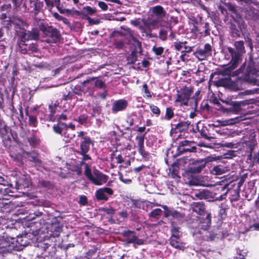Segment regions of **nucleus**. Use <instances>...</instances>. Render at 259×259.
I'll list each match as a JSON object with an SVG mask.
<instances>
[{
	"mask_svg": "<svg viewBox=\"0 0 259 259\" xmlns=\"http://www.w3.org/2000/svg\"><path fill=\"white\" fill-rule=\"evenodd\" d=\"M235 46L237 50V52L232 48H227L229 53L232 57V59L230 64L228 65V66L222 72L223 75H230L231 71L237 68L241 61V55L245 52L244 42L243 41H236Z\"/></svg>",
	"mask_w": 259,
	"mask_h": 259,
	"instance_id": "f257e3e1",
	"label": "nucleus"
},
{
	"mask_svg": "<svg viewBox=\"0 0 259 259\" xmlns=\"http://www.w3.org/2000/svg\"><path fill=\"white\" fill-rule=\"evenodd\" d=\"M24 245L19 244L15 238L6 237L0 239V253L3 255L13 250L20 251Z\"/></svg>",
	"mask_w": 259,
	"mask_h": 259,
	"instance_id": "f03ea898",
	"label": "nucleus"
},
{
	"mask_svg": "<svg viewBox=\"0 0 259 259\" xmlns=\"http://www.w3.org/2000/svg\"><path fill=\"white\" fill-rule=\"evenodd\" d=\"M84 164V175L93 183L96 185H101L106 183L107 178L105 175L100 173L98 170H94L92 172L87 163Z\"/></svg>",
	"mask_w": 259,
	"mask_h": 259,
	"instance_id": "7ed1b4c3",
	"label": "nucleus"
},
{
	"mask_svg": "<svg viewBox=\"0 0 259 259\" xmlns=\"http://www.w3.org/2000/svg\"><path fill=\"white\" fill-rule=\"evenodd\" d=\"M211 53L212 49L210 45L206 44L203 48L197 49L194 53V55L199 60H204L210 56Z\"/></svg>",
	"mask_w": 259,
	"mask_h": 259,
	"instance_id": "20e7f679",
	"label": "nucleus"
},
{
	"mask_svg": "<svg viewBox=\"0 0 259 259\" xmlns=\"http://www.w3.org/2000/svg\"><path fill=\"white\" fill-rule=\"evenodd\" d=\"M178 94L176 102H181L185 105H187L190 96L192 94V90L188 87L181 89L178 91Z\"/></svg>",
	"mask_w": 259,
	"mask_h": 259,
	"instance_id": "39448f33",
	"label": "nucleus"
},
{
	"mask_svg": "<svg viewBox=\"0 0 259 259\" xmlns=\"http://www.w3.org/2000/svg\"><path fill=\"white\" fill-rule=\"evenodd\" d=\"M49 38L46 39V41L48 43H55L61 37L59 31L56 28L51 27L46 34Z\"/></svg>",
	"mask_w": 259,
	"mask_h": 259,
	"instance_id": "423d86ee",
	"label": "nucleus"
},
{
	"mask_svg": "<svg viewBox=\"0 0 259 259\" xmlns=\"http://www.w3.org/2000/svg\"><path fill=\"white\" fill-rule=\"evenodd\" d=\"M113 193V190L108 187H105L103 188H101L98 190L96 193V198L98 200H103L107 201L108 200V197L106 196V194L108 195H112Z\"/></svg>",
	"mask_w": 259,
	"mask_h": 259,
	"instance_id": "0eeeda50",
	"label": "nucleus"
},
{
	"mask_svg": "<svg viewBox=\"0 0 259 259\" xmlns=\"http://www.w3.org/2000/svg\"><path fill=\"white\" fill-rule=\"evenodd\" d=\"M91 144H93V142L89 137L83 138V140L80 143V150L77 153L79 154L87 153Z\"/></svg>",
	"mask_w": 259,
	"mask_h": 259,
	"instance_id": "6e6552de",
	"label": "nucleus"
},
{
	"mask_svg": "<svg viewBox=\"0 0 259 259\" xmlns=\"http://www.w3.org/2000/svg\"><path fill=\"white\" fill-rule=\"evenodd\" d=\"M127 106V102L125 100H119L115 101L112 105V111L117 112L124 110Z\"/></svg>",
	"mask_w": 259,
	"mask_h": 259,
	"instance_id": "1a4fd4ad",
	"label": "nucleus"
},
{
	"mask_svg": "<svg viewBox=\"0 0 259 259\" xmlns=\"http://www.w3.org/2000/svg\"><path fill=\"white\" fill-rule=\"evenodd\" d=\"M83 84H89L91 85H94L99 88H103L105 87V83L100 79L95 77L90 78L83 82Z\"/></svg>",
	"mask_w": 259,
	"mask_h": 259,
	"instance_id": "9d476101",
	"label": "nucleus"
},
{
	"mask_svg": "<svg viewBox=\"0 0 259 259\" xmlns=\"http://www.w3.org/2000/svg\"><path fill=\"white\" fill-rule=\"evenodd\" d=\"M169 217H172L173 219L182 221L184 219L185 214L173 208H170V210L169 211H166L165 214V217L168 218Z\"/></svg>",
	"mask_w": 259,
	"mask_h": 259,
	"instance_id": "9b49d317",
	"label": "nucleus"
},
{
	"mask_svg": "<svg viewBox=\"0 0 259 259\" xmlns=\"http://www.w3.org/2000/svg\"><path fill=\"white\" fill-rule=\"evenodd\" d=\"M191 208L194 212H196L200 215L204 213L205 206L201 202H194L191 205Z\"/></svg>",
	"mask_w": 259,
	"mask_h": 259,
	"instance_id": "f8f14e48",
	"label": "nucleus"
},
{
	"mask_svg": "<svg viewBox=\"0 0 259 259\" xmlns=\"http://www.w3.org/2000/svg\"><path fill=\"white\" fill-rule=\"evenodd\" d=\"M152 12L154 16L157 18H162L165 15L163 8L160 6H157L153 8Z\"/></svg>",
	"mask_w": 259,
	"mask_h": 259,
	"instance_id": "ddd939ff",
	"label": "nucleus"
},
{
	"mask_svg": "<svg viewBox=\"0 0 259 259\" xmlns=\"http://www.w3.org/2000/svg\"><path fill=\"white\" fill-rule=\"evenodd\" d=\"M123 236L125 238L127 242L134 243L137 236L135 232L131 231H125L122 233Z\"/></svg>",
	"mask_w": 259,
	"mask_h": 259,
	"instance_id": "4468645a",
	"label": "nucleus"
},
{
	"mask_svg": "<svg viewBox=\"0 0 259 259\" xmlns=\"http://www.w3.org/2000/svg\"><path fill=\"white\" fill-rule=\"evenodd\" d=\"M179 240L180 238H177V237H171L170 239V243L172 246L176 248L183 249L184 247Z\"/></svg>",
	"mask_w": 259,
	"mask_h": 259,
	"instance_id": "2eb2a0df",
	"label": "nucleus"
},
{
	"mask_svg": "<svg viewBox=\"0 0 259 259\" xmlns=\"http://www.w3.org/2000/svg\"><path fill=\"white\" fill-rule=\"evenodd\" d=\"M171 236L174 237H177V238H180V237L182 236V232L180 230V228L178 227H177L175 225L174 222H172L171 223Z\"/></svg>",
	"mask_w": 259,
	"mask_h": 259,
	"instance_id": "dca6fc26",
	"label": "nucleus"
},
{
	"mask_svg": "<svg viewBox=\"0 0 259 259\" xmlns=\"http://www.w3.org/2000/svg\"><path fill=\"white\" fill-rule=\"evenodd\" d=\"M127 33L130 36L131 39L134 42V45L136 47V48H139L140 50L142 48V45L141 42H140L138 40H137L134 36V31L131 30L130 29L128 28L126 29Z\"/></svg>",
	"mask_w": 259,
	"mask_h": 259,
	"instance_id": "f3484780",
	"label": "nucleus"
},
{
	"mask_svg": "<svg viewBox=\"0 0 259 259\" xmlns=\"http://www.w3.org/2000/svg\"><path fill=\"white\" fill-rule=\"evenodd\" d=\"M226 171V169L225 167L221 165H217L214 166L211 171L213 175H221L225 173Z\"/></svg>",
	"mask_w": 259,
	"mask_h": 259,
	"instance_id": "a211bd4d",
	"label": "nucleus"
},
{
	"mask_svg": "<svg viewBox=\"0 0 259 259\" xmlns=\"http://www.w3.org/2000/svg\"><path fill=\"white\" fill-rule=\"evenodd\" d=\"M97 10L95 8H93L90 6H85L82 8L81 13L85 15H92L95 14Z\"/></svg>",
	"mask_w": 259,
	"mask_h": 259,
	"instance_id": "6ab92c4d",
	"label": "nucleus"
},
{
	"mask_svg": "<svg viewBox=\"0 0 259 259\" xmlns=\"http://www.w3.org/2000/svg\"><path fill=\"white\" fill-rule=\"evenodd\" d=\"M28 38L30 40H37L39 38V31L37 29H33L31 31H29L27 33Z\"/></svg>",
	"mask_w": 259,
	"mask_h": 259,
	"instance_id": "aec40b11",
	"label": "nucleus"
},
{
	"mask_svg": "<svg viewBox=\"0 0 259 259\" xmlns=\"http://www.w3.org/2000/svg\"><path fill=\"white\" fill-rule=\"evenodd\" d=\"M75 134L74 132L71 130H66L63 134V136L66 142H69L70 141L75 137Z\"/></svg>",
	"mask_w": 259,
	"mask_h": 259,
	"instance_id": "412c9836",
	"label": "nucleus"
},
{
	"mask_svg": "<svg viewBox=\"0 0 259 259\" xmlns=\"http://www.w3.org/2000/svg\"><path fill=\"white\" fill-rule=\"evenodd\" d=\"M248 75L250 78H251L253 79L252 82L254 84H257V81L259 80L258 78H254V76L256 77H259V71L256 70L255 69H253L250 70L248 72Z\"/></svg>",
	"mask_w": 259,
	"mask_h": 259,
	"instance_id": "4be33fe9",
	"label": "nucleus"
},
{
	"mask_svg": "<svg viewBox=\"0 0 259 259\" xmlns=\"http://www.w3.org/2000/svg\"><path fill=\"white\" fill-rule=\"evenodd\" d=\"M170 30V28L168 26L165 28H161L159 31V37L162 40H165L167 39V30Z\"/></svg>",
	"mask_w": 259,
	"mask_h": 259,
	"instance_id": "5701e85b",
	"label": "nucleus"
},
{
	"mask_svg": "<svg viewBox=\"0 0 259 259\" xmlns=\"http://www.w3.org/2000/svg\"><path fill=\"white\" fill-rule=\"evenodd\" d=\"M28 34L26 32H22L20 34V41H19V46L21 45H25V41L28 40H30L28 38Z\"/></svg>",
	"mask_w": 259,
	"mask_h": 259,
	"instance_id": "b1692460",
	"label": "nucleus"
},
{
	"mask_svg": "<svg viewBox=\"0 0 259 259\" xmlns=\"http://www.w3.org/2000/svg\"><path fill=\"white\" fill-rule=\"evenodd\" d=\"M137 60L136 53L134 51L132 52L131 54L128 56L127 60L128 64H134L135 63Z\"/></svg>",
	"mask_w": 259,
	"mask_h": 259,
	"instance_id": "393cba45",
	"label": "nucleus"
},
{
	"mask_svg": "<svg viewBox=\"0 0 259 259\" xmlns=\"http://www.w3.org/2000/svg\"><path fill=\"white\" fill-rule=\"evenodd\" d=\"M152 51L157 56H160L163 53L164 48L162 47H156L153 46L152 48Z\"/></svg>",
	"mask_w": 259,
	"mask_h": 259,
	"instance_id": "a878e982",
	"label": "nucleus"
},
{
	"mask_svg": "<svg viewBox=\"0 0 259 259\" xmlns=\"http://www.w3.org/2000/svg\"><path fill=\"white\" fill-rule=\"evenodd\" d=\"M16 24V23L15 22L14 20H12L10 19L4 20L2 22V24L3 26L8 28L11 27L12 24Z\"/></svg>",
	"mask_w": 259,
	"mask_h": 259,
	"instance_id": "bb28decb",
	"label": "nucleus"
},
{
	"mask_svg": "<svg viewBox=\"0 0 259 259\" xmlns=\"http://www.w3.org/2000/svg\"><path fill=\"white\" fill-rule=\"evenodd\" d=\"M138 151L144 158L145 159H148L149 158V154L148 152H146L144 150V147L138 148Z\"/></svg>",
	"mask_w": 259,
	"mask_h": 259,
	"instance_id": "cd10ccee",
	"label": "nucleus"
},
{
	"mask_svg": "<svg viewBox=\"0 0 259 259\" xmlns=\"http://www.w3.org/2000/svg\"><path fill=\"white\" fill-rule=\"evenodd\" d=\"M43 4L40 2H36L34 3V14L36 15L38 12H39L40 10L42 7Z\"/></svg>",
	"mask_w": 259,
	"mask_h": 259,
	"instance_id": "c85d7f7f",
	"label": "nucleus"
},
{
	"mask_svg": "<svg viewBox=\"0 0 259 259\" xmlns=\"http://www.w3.org/2000/svg\"><path fill=\"white\" fill-rule=\"evenodd\" d=\"M162 210L159 208H156L152 211L150 213V216L153 218H156L161 214Z\"/></svg>",
	"mask_w": 259,
	"mask_h": 259,
	"instance_id": "c756f323",
	"label": "nucleus"
},
{
	"mask_svg": "<svg viewBox=\"0 0 259 259\" xmlns=\"http://www.w3.org/2000/svg\"><path fill=\"white\" fill-rule=\"evenodd\" d=\"M174 116V112L171 108H167L166 109L165 117L167 119H170Z\"/></svg>",
	"mask_w": 259,
	"mask_h": 259,
	"instance_id": "7c9ffc66",
	"label": "nucleus"
},
{
	"mask_svg": "<svg viewBox=\"0 0 259 259\" xmlns=\"http://www.w3.org/2000/svg\"><path fill=\"white\" fill-rule=\"evenodd\" d=\"M136 140L138 141V148L144 147V138L143 136H137Z\"/></svg>",
	"mask_w": 259,
	"mask_h": 259,
	"instance_id": "2f4dec72",
	"label": "nucleus"
},
{
	"mask_svg": "<svg viewBox=\"0 0 259 259\" xmlns=\"http://www.w3.org/2000/svg\"><path fill=\"white\" fill-rule=\"evenodd\" d=\"M39 28L45 34H46L51 27L47 26L45 24L41 23L39 25Z\"/></svg>",
	"mask_w": 259,
	"mask_h": 259,
	"instance_id": "473e14b6",
	"label": "nucleus"
},
{
	"mask_svg": "<svg viewBox=\"0 0 259 259\" xmlns=\"http://www.w3.org/2000/svg\"><path fill=\"white\" fill-rule=\"evenodd\" d=\"M186 43H187L186 41H184V42L176 41V42H174V45L175 49L177 50L180 51L183 48V45L186 44Z\"/></svg>",
	"mask_w": 259,
	"mask_h": 259,
	"instance_id": "72a5a7b5",
	"label": "nucleus"
},
{
	"mask_svg": "<svg viewBox=\"0 0 259 259\" xmlns=\"http://www.w3.org/2000/svg\"><path fill=\"white\" fill-rule=\"evenodd\" d=\"M192 143H193L192 142L188 140L182 141L179 143V149H181L182 147L190 146Z\"/></svg>",
	"mask_w": 259,
	"mask_h": 259,
	"instance_id": "f704fd0d",
	"label": "nucleus"
},
{
	"mask_svg": "<svg viewBox=\"0 0 259 259\" xmlns=\"http://www.w3.org/2000/svg\"><path fill=\"white\" fill-rule=\"evenodd\" d=\"M150 108L154 114L157 115H159L160 114V110L157 106L151 105L150 106Z\"/></svg>",
	"mask_w": 259,
	"mask_h": 259,
	"instance_id": "c9c22d12",
	"label": "nucleus"
},
{
	"mask_svg": "<svg viewBox=\"0 0 259 259\" xmlns=\"http://www.w3.org/2000/svg\"><path fill=\"white\" fill-rule=\"evenodd\" d=\"M231 105L233 106L232 110L235 112H238L240 110V105L236 102H232Z\"/></svg>",
	"mask_w": 259,
	"mask_h": 259,
	"instance_id": "e433bc0d",
	"label": "nucleus"
},
{
	"mask_svg": "<svg viewBox=\"0 0 259 259\" xmlns=\"http://www.w3.org/2000/svg\"><path fill=\"white\" fill-rule=\"evenodd\" d=\"M28 159L29 161L34 162L36 163L40 162V161L35 155H30L28 156Z\"/></svg>",
	"mask_w": 259,
	"mask_h": 259,
	"instance_id": "4c0bfd02",
	"label": "nucleus"
},
{
	"mask_svg": "<svg viewBox=\"0 0 259 259\" xmlns=\"http://www.w3.org/2000/svg\"><path fill=\"white\" fill-rule=\"evenodd\" d=\"M143 89L144 91V93L146 94V96L148 98H151L152 96L151 95L150 92H149V91L148 89V86H147V84H143Z\"/></svg>",
	"mask_w": 259,
	"mask_h": 259,
	"instance_id": "58836bf2",
	"label": "nucleus"
},
{
	"mask_svg": "<svg viewBox=\"0 0 259 259\" xmlns=\"http://www.w3.org/2000/svg\"><path fill=\"white\" fill-rule=\"evenodd\" d=\"M103 211L108 214H113L115 213V209L112 207L104 208H103Z\"/></svg>",
	"mask_w": 259,
	"mask_h": 259,
	"instance_id": "ea45409f",
	"label": "nucleus"
},
{
	"mask_svg": "<svg viewBox=\"0 0 259 259\" xmlns=\"http://www.w3.org/2000/svg\"><path fill=\"white\" fill-rule=\"evenodd\" d=\"M189 125V123H188L187 122H180L179 123L177 124V127L178 128L179 127H182L183 130H184L185 128H187Z\"/></svg>",
	"mask_w": 259,
	"mask_h": 259,
	"instance_id": "a19ab883",
	"label": "nucleus"
},
{
	"mask_svg": "<svg viewBox=\"0 0 259 259\" xmlns=\"http://www.w3.org/2000/svg\"><path fill=\"white\" fill-rule=\"evenodd\" d=\"M29 123L31 125L35 126H36L37 120L36 118L33 116H30L29 117Z\"/></svg>",
	"mask_w": 259,
	"mask_h": 259,
	"instance_id": "79ce46f5",
	"label": "nucleus"
},
{
	"mask_svg": "<svg viewBox=\"0 0 259 259\" xmlns=\"http://www.w3.org/2000/svg\"><path fill=\"white\" fill-rule=\"evenodd\" d=\"M44 1L47 7L50 9H52L54 7V4L53 0H44Z\"/></svg>",
	"mask_w": 259,
	"mask_h": 259,
	"instance_id": "37998d69",
	"label": "nucleus"
},
{
	"mask_svg": "<svg viewBox=\"0 0 259 259\" xmlns=\"http://www.w3.org/2000/svg\"><path fill=\"white\" fill-rule=\"evenodd\" d=\"M98 6L103 11H106L108 9L107 5L103 2H99Z\"/></svg>",
	"mask_w": 259,
	"mask_h": 259,
	"instance_id": "c03bdc74",
	"label": "nucleus"
},
{
	"mask_svg": "<svg viewBox=\"0 0 259 259\" xmlns=\"http://www.w3.org/2000/svg\"><path fill=\"white\" fill-rule=\"evenodd\" d=\"M195 197L199 199H203L205 198V194L204 192H200L198 193L195 194Z\"/></svg>",
	"mask_w": 259,
	"mask_h": 259,
	"instance_id": "a18cd8bd",
	"label": "nucleus"
},
{
	"mask_svg": "<svg viewBox=\"0 0 259 259\" xmlns=\"http://www.w3.org/2000/svg\"><path fill=\"white\" fill-rule=\"evenodd\" d=\"M53 130L57 134H61L62 133V128L58 124H55L53 126Z\"/></svg>",
	"mask_w": 259,
	"mask_h": 259,
	"instance_id": "49530a36",
	"label": "nucleus"
},
{
	"mask_svg": "<svg viewBox=\"0 0 259 259\" xmlns=\"http://www.w3.org/2000/svg\"><path fill=\"white\" fill-rule=\"evenodd\" d=\"M114 44L117 48H122L124 46L123 41L120 40H115Z\"/></svg>",
	"mask_w": 259,
	"mask_h": 259,
	"instance_id": "de8ad7c7",
	"label": "nucleus"
},
{
	"mask_svg": "<svg viewBox=\"0 0 259 259\" xmlns=\"http://www.w3.org/2000/svg\"><path fill=\"white\" fill-rule=\"evenodd\" d=\"M196 149V147L195 146H192L191 148H182V152H194Z\"/></svg>",
	"mask_w": 259,
	"mask_h": 259,
	"instance_id": "09e8293b",
	"label": "nucleus"
},
{
	"mask_svg": "<svg viewBox=\"0 0 259 259\" xmlns=\"http://www.w3.org/2000/svg\"><path fill=\"white\" fill-rule=\"evenodd\" d=\"M87 20L89 21L90 23L93 24H98L100 22V20H99V19L95 20V19H92L90 17H88L87 18Z\"/></svg>",
	"mask_w": 259,
	"mask_h": 259,
	"instance_id": "8fccbe9b",
	"label": "nucleus"
},
{
	"mask_svg": "<svg viewBox=\"0 0 259 259\" xmlns=\"http://www.w3.org/2000/svg\"><path fill=\"white\" fill-rule=\"evenodd\" d=\"M79 203L82 205H85L87 203V198L85 196H81L79 198Z\"/></svg>",
	"mask_w": 259,
	"mask_h": 259,
	"instance_id": "3c124183",
	"label": "nucleus"
},
{
	"mask_svg": "<svg viewBox=\"0 0 259 259\" xmlns=\"http://www.w3.org/2000/svg\"><path fill=\"white\" fill-rule=\"evenodd\" d=\"M29 50L32 52H37L38 51L37 48L33 44L31 45L29 47Z\"/></svg>",
	"mask_w": 259,
	"mask_h": 259,
	"instance_id": "603ef678",
	"label": "nucleus"
},
{
	"mask_svg": "<svg viewBox=\"0 0 259 259\" xmlns=\"http://www.w3.org/2000/svg\"><path fill=\"white\" fill-rule=\"evenodd\" d=\"M115 159L117 163H121L123 161V159L121 155H118L115 157Z\"/></svg>",
	"mask_w": 259,
	"mask_h": 259,
	"instance_id": "864d4df0",
	"label": "nucleus"
},
{
	"mask_svg": "<svg viewBox=\"0 0 259 259\" xmlns=\"http://www.w3.org/2000/svg\"><path fill=\"white\" fill-rule=\"evenodd\" d=\"M120 180L124 183L128 184L131 182V180L128 179H124L123 176L120 175L119 177Z\"/></svg>",
	"mask_w": 259,
	"mask_h": 259,
	"instance_id": "5fc2aeb1",
	"label": "nucleus"
},
{
	"mask_svg": "<svg viewBox=\"0 0 259 259\" xmlns=\"http://www.w3.org/2000/svg\"><path fill=\"white\" fill-rule=\"evenodd\" d=\"M227 80L226 79H220L218 81L217 84L219 85L224 86L226 84V82Z\"/></svg>",
	"mask_w": 259,
	"mask_h": 259,
	"instance_id": "6e6d98bb",
	"label": "nucleus"
},
{
	"mask_svg": "<svg viewBox=\"0 0 259 259\" xmlns=\"http://www.w3.org/2000/svg\"><path fill=\"white\" fill-rule=\"evenodd\" d=\"M134 243L138 245H142L144 244V241L143 240L138 239L137 237Z\"/></svg>",
	"mask_w": 259,
	"mask_h": 259,
	"instance_id": "4d7b16f0",
	"label": "nucleus"
},
{
	"mask_svg": "<svg viewBox=\"0 0 259 259\" xmlns=\"http://www.w3.org/2000/svg\"><path fill=\"white\" fill-rule=\"evenodd\" d=\"M80 154L82 155L83 156L82 157L83 161H86L88 160H90L91 159L90 156L88 154H87V153Z\"/></svg>",
	"mask_w": 259,
	"mask_h": 259,
	"instance_id": "13d9d810",
	"label": "nucleus"
},
{
	"mask_svg": "<svg viewBox=\"0 0 259 259\" xmlns=\"http://www.w3.org/2000/svg\"><path fill=\"white\" fill-rule=\"evenodd\" d=\"M145 167V165H142L141 166H140L139 167H136L134 168V171L136 172H138L140 171L143 168Z\"/></svg>",
	"mask_w": 259,
	"mask_h": 259,
	"instance_id": "bf43d9fd",
	"label": "nucleus"
},
{
	"mask_svg": "<svg viewBox=\"0 0 259 259\" xmlns=\"http://www.w3.org/2000/svg\"><path fill=\"white\" fill-rule=\"evenodd\" d=\"M53 16L56 18L57 19V20L60 21L61 19H62V16L60 15L59 14H58L57 13H54L53 14Z\"/></svg>",
	"mask_w": 259,
	"mask_h": 259,
	"instance_id": "052dcab7",
	"label": "nucleus"
},
{
	"mask_svg": "<svg viewBox=\"0 0 259 259\" xmlns=\"http://www.w3.org/2000/svg\"><path fill=\"white\" fill-rule=\"evenodd\" d=\"M25 179L26 180V183H23L22 184H23V185L24 187H28L29 186L30 184V182L29 179L28 178L26 177Z\"/></svg>",
	"mask_w": 259,
	"mask_h": 259,
	"instance_id": "680f3d73",
	"label": "nucleus"
},
{
	"mask_svg": "<svg viewBox=\"0 0 259 259\" xmlns=\"http://www.w3.org/2000/svg\"><path fill=\"white\" fill-rule=\"evenodd\" d=\"M119 214L123 218H126L127 216L126 212L124 211L119 212Z\"/></svg>",
	"mask_w": 259,
	"mask_h": 259,
	"instance_id": "e2e57ef3",
	"label": "nucleus"
},
{
	"mask_svg": "<svg viewBox=\"0 0 259 259\" xmlns=\"http://www.w3.org/2000/svg\"><path fill=\"white\" fill-rule=\"evenodd\" d=\"M162 207L164 209V214L165 217V214L166 211H169L170 210V209L168 208V207L166 205H162Z\"/></svg>",
	"mask_w": 259,
	"mask_h": 259,
	"instance_id": "0e129e2a",
	"label": "nucleus"
},
{
	"mask_svg": "<svg viewBox=\"0 0 259 259\" xmlns=\"http://www.w3.org/2000/svg\"><path fill=\"white\" fill-rule=\"evenodd\" d=\"M85 120L86 119L84 117H79L78 118V121L81 124H83L85 122Z\"/></svg>",
	"mask_w": 259,
	"mask_h": 259,
	"instance_id": "69168bd1",
	"label": "nucleus"
},
{
	"mask_svg": "<svg viewBox=\"0 0 259 259\" xmlns=\"http://www.w3.org/2000/svg\"><path fill=\"white\" fill-rule=\"evenodd\" d=\"M60 21H62L64 23L66 24L69 23V21H68V19L63 17H62V18Z\"/></svg>",
	"mask_w": 259,
	"mask_h": 259,
	"instance_id": "338daca9",
	"label": "nucleus"
},
{
	"mask_svg": "<svg viewBox=\"0 0 259 259\" xmlns=\"http://www.w3.org/2000/svg\"><path fill=\"white\" fill-rule=\"evenodd\" d=\"M77 136L78 137H81L83 139V138H85V137H84V132H82V131H81L79 133H78V135Z\"/></svg>",
	"mask_w": 259,
	"mask_h": 259,
	"instance_id": "774afa93",
	"label": "nucleus"
}]
</instances>
